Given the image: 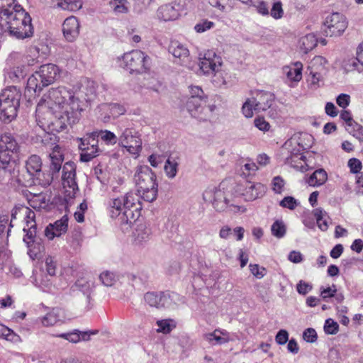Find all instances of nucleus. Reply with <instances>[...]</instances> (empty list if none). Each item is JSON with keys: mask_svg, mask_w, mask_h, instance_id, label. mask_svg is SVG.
Instances as JSON below:
<instances>
[{"mask_svg": "<svg viewBox=\"0 0 363 363\" xmlns=\"http://www.w3.org/2000/svg\"><path fill=\"white\" fill-rule=\"evenodd\" d=\"M203 199L217 212L243 213L246 210L236 202L232 187L226 182H222L218 186L208 187L203 193Z\"/></svg>", "mask_w": 363, "mask_h": 363, "instance_id": "3", "label": "nucleus"}, {"mask_svg": "<svg viewBox=\"0 0 363 363\" xmlns=\"http://www.w3.org/2000/svg\"><path fill=\"white\" fill-rule=\"evenodd\" d=\"M179 157L169 156L165 162L164 170L169 179H174L177 174Z\"/></svg>", "mask_w": 363, "mask_h": 363, "instance_id": "34", "label": "nucleus"}, {"mask_svg": "<svg viewBox=\"0 0 363 363\" xmlns=\"http://www.w3.org/2000/svg\"><path fill=\"white\" fill-rule=\"evenodd\" d=\"M336 292L337 289L335 285H333L332 286H328L327 288H320V296L324 300L328 298H332L335 296Z\"/></svg>", "mask_w": 363, "mask_h": 363, "instance_id": "61", "label": "nucleus"}, {"mask_svg": "<svg viewBox=\"0 0 363 363\" xmlns=\"http://www.w3.org/2000/svg\"><path fill=\"white\" fill-rule=\"evenodd\" d=\"M306 147L300 144L296 137H292L286 141L281 148L282 154L284 155L286 152L288 155L285 158L286 162L292 164L296 159H301L302 157L301 152Z\"/></svg>", "mask_w": 363, "mask_h": 363, "instance_id": "18", "label": "nucleus"}, {"mask_svg": "<svg viewBox=\"0 0 363 363\" xmlns=\"http://www.w3.org/2000/svg\"><path fill=\"white\" fill-rule=\"evenodd\" d=\"M254 125L257 128L263 132L269 131L271 128L270 124L263 117L256 118L254 120Z\"/></svg>", "mask_w": 363, "mask_h": 363, "instance_id": "59", "label": "nucleus"}, {"mask_svg": "<svg viewBox=\"0 0 363 363\" xmlns=\"http://www.w3.org/2000/svg\"><path fill=\"white\" fill-rule=\"evenodd\" d=\"M25 75L24 69L22 66H16L9 68L5 74L6 79L10 80L11 82H19Z\"/></svg>", "mask_w": 363, "mask_h": 363, "instance_id": "38", "label": "nucleus"}, {"mask_svg": "<svg viewBox=\"0 0 363 363\" xmlns=\"http://www.w3.org/2000/svg\"><path fill=\"white\" fill-rule=\"evenodd\" d=\"M255 111V105L253 99L251 98L247 99L242 106V113L246 118H252Z\"/></svg>", "mask_w": 363, "mask_h": 363, "instance_id": "50", "label": "nucleus"}, {"mask_svg": "<svg viewBox=\"0 0 363 363\" xmlns=\"http://www.w3.org/2000/svg\"><path fill=\"white\" fill-rule=\"evenodd\" d=\"M318 43V39L315 34L309 33L302 36L298 40V47L303 52L307 53L313 50Z\"/></svg>", "mask_w": 363, "mask_h": 363, "instance_id": "32", "label": "nucleus"}, {"mask_svg": "<svg viewBox=\"0 0 363 363\" xmlns=\"http://www.w3.org/2000/svg\"><path fill=\"white\" fill-rule=\"evenodd\" d=\"M108 4L116 15L125 14L129 11V2L128 0H111Z\"/></svg>", "mask_w": 363, "mask_h": 363, "instance_id": "37", "label": "nucleus"}, {"mask_svg": "<svg viewBox=\"0 0 363 363\" xmlns=\"http://www.w3.org/2000/svg\"><path fill=\"white\" fill-rule=\"evenodd\" d=\"M174 3L167 4L160 6L156 12L157 18L160 21H170L177 20L180 13Z\"/></svg>", "mask_w": 363, "mask_h": 363, "instance_id": "24", "label": "nucleus"}, {"mask_svg": "<svg viewBox=\"0 0 363 363\" xmlns=\"http://www.w3.org/2000/svg\"><path fill=\"white\" fill-rule=\"evenodd\" d=\"M75 175L74 164L73 162H66L62 168V181L63 188L69 196H73L78 189Z\"/></svg>", "mask_w": 363, "mask_h": 363, "instance_id": "15", "label": "nucleus"}, {"mask_svg": "<svg viewBox=\"0 0 363 363\" xmlns=\"http://www.w3.org/2000/svg\"><path fill=\"white\" fill-rule=\"evenodd\" d=\"M303 337L308 342H314L317 340V333L313 328H307L303 332Z\"/></svg>", "mask_w": 363, "mask_h": 363, "instance_id": "63", "label": "nucleus"}, {"mask_svg": "<svg viewBox=\"0 0 363 363\" xmlns=\"http://www.w3.org/2000/svg\"><path fill=\"white\" fill-rule=\"evenodd\" d=\"M45 86L47 85L44 84V81L38 71L28 79L26 89L28 91H33L35 93H39Z\"/></svg>", "mask_w": 363, "mask_h": 363, "instance_id": "30", "label": "nucleus"}, {"mask_svg": "<svg viewBox=\"0 0 363 363\" xmlns=\"http://www.w3.org/2000/svg\"><path fill=\"white\" fill-rule=\"evenodd\" d=\"M297 291L302 295H306L309 291H311L313 289V286L311 284L306 282L303 280H301L296 286Z\"/></svg>", "mask_w": 363, "mask_h": 363, "instance_id": "62", "label": "nucleus"}, {"mask_svg": "<svg viewBox=\"0 0 363 363\" xmlns=\"http://www.w3.org/2000/svg\"><path fill=\"white\" fill-rule=\"evenodd\" d=\"M204 338L212 345H220L233 340L230 334L222 329H216L213 332L206 334Z\"/></svg>", "mask_w": 363, "mask_h": 363, "instance_id": "25", "label": "nucleus"}, {"mask_svg": "<svg viewBox=\"0 0 363 363\" xmlns=\"http://www.w3.org/2000/svg\"><path fill=\"white\" fill-rule=\"evenodd\" d=\"M38 58L39 48L37 47H30L26 56V62L28 66H33L39 62Z\"/></svg>", "mask_w": 363, "mask_h": 363, "instance_id": "48", "label": "nucleus"}, {"mask_svg": "<svg viewBox=\"0 0 363 363\" xmlns=\"http://www.w3.org/2000/svg\"><path fill=\"white\" fill-rule=\"evenodd\" d=\"M279 205L282 208L294 210L299 205V202L293 196H285L281 201H280Z\"/></svg>", "mask_w": 363, "mask_h": 363, "instance_id": "56", "label": "nucleus"}, {"mask_svg": "<svg viewBox=\"0 0 363 363\" xmlns=\"http://www.w3.org/2000/svg\"><path fill=\"white\" fill-rule=\"evenodd\" d=\"M169 52L176 58L184 60L189 55V50L178 41H172L169 47Z\"/></svg>", "mask_w": 363, "mask_h": 363, "instance_id": "33", "label": "nucleus"}, {"mask_svg": "<svg viewBox=\"0 0 363 363\" xmlns=\"http://www.w3.org/2000/svg\"><path fill=\"white\" fill-rule=\"evenodd\" d=\"M150 229L143 225H140L134 232V240L138 244H142L150 239Z\"/></svg>", "mask_w": 363, "mask_h": 363, "instance_id": "41", "label": "nucleus"}, {"mask_svg": "<svg viewBox=\"0 0 363 363\" xmlns=\"http://www.w3.org/2000/svg\"><path fill=\"white\" fill-rule=\"evenodd\" d=\"M57 136L54 134L45 133L42 143L51 150L50 158L51 160L50 169L52 172H58L61 169L64 160L63 152L61 147L56 144Z\"/></svg>", "mask_w": 363, "mask_h": 363, "instance_id": "12", "label": "nucleus"}, {"mask_svg": "<svg viewBox=\"0 0 363 363\" xmlns=\"http://www.w3.org/2000/svg\"><path fill=\"white\" fill-rule=\"evenodd\" d=\"M237 191L244 196L245 200L253 201L264 194L266 187L260 183L245 181L238 186Z\"/></svg>", "mask_w": 363, "mask_h": 363, "instance_id": "16", "label": "nucleus"}, {"mask_svg": "<svg viewBox=\"0 0 363 363\" xmlns=\"http://www.w3.org/2000/svg\"><path fill=\"white\" fill-rule=\"evenodd\" d=\"M134 182L141 198L148 202L155 201L157 196V183L155 174L147 165L136 167Z\"/></svg>", "mask_w": 363, "mask_h": 363, "instance_id": "5", "label": "nucleus"}, {"mask_svg": "<svg viewBox=\"0 0 363 363\" xmlns=\"http://www.w3.org/2000/svg\"><path fill=\"white\" fill-rule=\"evenodd\" d=\"M348 167L350 169L352 173H358L362 169V162L356 158H352L348 161Z\"/></svg>", "mask_w": 363, "mask_h": 363, "instance_id": "64", "label": "nucleus"}, {"mask_svg": "<svg viewBox=\"0 0 363 363\" xmlns=\"http://www.w3.org/2000/svg\"><path fill=\"white\" fill-rule=\"evenodd\" d=\"M285 181L280 176L274 177L272 180V189L277 194H281L284 191Z\"/></svg>", "mask_w": 363, "mask_h": 363, "instance_id": "49", "label": "nucleus"}, {"mask_svg": "<svg viewBox=\"0 0 363 363\" xmlns=\"http://www.w3.org/2000/svg\"><path fill=\"white\" fill-rule=\"evenodd\" d=\"M119 60L121 62L120 66L130 73H143L150 67V57L139 50L125 53Z\"/></svg>", "mask_w": 363, "mask_h": 363, "instance_id": "10", "label": "nucleus"}, {"mask_svg": "<svg viewBox=\"0 0 363 363\" xmlns=\"http://www.w3.org/2000/svg\"><path fill=\"white\" fill-rule=\"evenodd\" d=\"M250 6L255 8L257 12L262 16H267L269 13V6L266 0H252Z\"/></svg>", "mask_w": 363, "mask_h": 363, "instance_id": "47", "label": "nucleus"}, {"mask_svg": "<svg viewBox=\"0 0 363 363\" xmlns=\"http://www.w3.org/2000/svg\"><path fill=\"white\" fill-rule=\"evenodd\" d=\"M213 7L217 8L222 12L232 10L235 5V0H216L211 4Z\"/></svg>", "mask_w": 363, "mask_h": 363, "instance_id": "45", "label": "nucleus"}, {"mask_svg": "<svg viewBox=\"0 0 363 363\" xmlns=\"http://www.w3.org/2000/svg\"><path fill=\"white\" fill-rule=\"evenodd\" d=\"M323 74L308 72V76L306 79L308 87L311 90H316L318 89L323 82Z\"/></svg>", "mask_w": 363, "mask_h": 363, "instance_id": "44", "label": "nucleus"}, {"mask_svg": "<svg viewBox=\"0 0 363 363\" xmlns=\"http://www.w3.org/2000/svg\"><path fill=\"white\" fill-rule=\"evenodd\" d=\"M313 215L316 219L318 228L323 231L327 230L328 228V217L327 213L321 208H315L313 211Z\"/></svg>", "mask_w": 363, "mask_h": 363, "instance_id": "42", "label": "nucleus"}, {"mask_svg": "<svg viewBox=\"0 0 363 363\" xmlns=\"http://www.w3.org/2000/svg\"><path fill=\"white\" fill-rule=\"evenodd\" d=\"M156 325L157 326L156 331L163 334H168L176 328V323L172 319L159 320L156 322Z\"/></svg>", "mask_w": 363, "mask_h": 363, "instance_id": "43", "label": "nucleus"}, {"mask_svg": "<svg viewBox=\"0 0 363 363\" xmlns=\"http://www.w3.org/2000/svg\"><path fill=\"white\" fill-rule=\"evenodd\" d=\"M57 2V6L63 10L76 11L82 7V0H53Z\"/></svg>", "mask_w": 363, "mask_h": 363, "instance_id": "39", "label": "nucleus"}, {"mask_svg": "<svg viewBox=\"0 0 363 363\" xmlns=\"http://www.w3.org/2000/svg\"><path fill=\"white\" fill-rule=\"evenodd\" d=\"M215 26V23L207 19H203L194 26V30L198 33H204Z\"/></svg>", "mask_w": 363, "mask_h": 363, "instance_id": "52", "label": "nucleus"}, {"mask_svg": "<svg viewBox=\"0 0 363 363\" xmlns=\"http://www.w3.org/2000/svg\"><path fill=\"white\" fill-rule=\"evenodd\" d=\"M222 65L221 57L213 51L208 50L203 55H199V70L205 75L216 76L218 74H221Z\"/></svg>", "mask_w": 363, "mask_h": 363, "instance_id": "11", "label": "nucleus"}, {"mask_svg": "<svg viewBox=\"0 0 363 363\" xmlns=\"http://www.w3.org/2000/svg\"><path fill=\"white\" fill-rule=\"evenodd\" d=\"M271 231L274 237L281 238L286 234V225L282 220H276L271 226Z\"/></svg>", "mask_w": 363, "mask_h": 363, "instance_id": "46", "label": "nucleus"}, {"mask_svg": "<svg viewBox=\"0 0 363 363\" xmlns=\"http://www.w3.org/2000/svg\"><path fill=\"white\" fill-rule=\"evenodd\" d=\"M249 269L251 274L257 279H262L267 274V269L257 264H250Z\"/></svg>", "mask_w": 363, "mask_h": 363, "instance_id": "57", "label": "nucleus"}, {"mask_svg": "<svg viewBox=\"0 0 363 363\" xmlns=\"http://www.w3.org/2000/svg\"><path fill=\"white\" fill-rule=\"evenodd\" d=\"M19 151V145L9 133L0 136V182L10 175V164L12 155Z\"/></svg>", "mask_w": 363, "mask_h": 363, "instance_id": "8", "label": "nucleus"}, {"mask_svg": "<svg viewBox=\"0 0 363 363\" xmlns=\"http://www.w3.org/2000/svg\"><path fill=\"white\" fill-rule=\"evenodd\" d=\"M68 228V217L63 216L60 220H56L53 224L48 225L45 230V237L51 240L55 237H60L65 233Z\"/></svg>", "mask_w": 363, "mask_h": 363, "instance_id": "21", "label": "nucleus"}, {"mask_svg": "<svg viewBox=\"0 0 363 363\" xmlns=\"http://www.w3.org/2000/svg\"><path fill=\"white\" fill-rule=\"evenodd\" d=\"M143 300L150 307L161 308L168 305L169 297L163 292H147L144 294Z\"/></svg>", "mask_w": 363, "mask_h": 363, "instance_id": "22", "label": "nucleus"}, {"mask_svg": "<svg viewBox=\"0 0 363 363\" xmlns=\"http://www.w3.org/2000/svg\"><path fill=\"white\" fill-rule=\"evenodd\" d=\"M21 93L14 86H8L0 93V118L10 123L17 116Z\"/></svg>", "mask_w": 363, "mask_h": 363, "instance_id": "7", "label": "nucleus"}, {"mask_svg": "<svg viewBox=\"0 0 363 363\" xmlns=\"http://www.w3.org/2000/svg\"><path fill=\"white\" fill-rule=\"evenodd\" d=\"M26 168L33 180L40 185L47 186L50 184L52 177L42 172V160L36 155H31L26 161Z\"/></svg>", "mask_w": 363, "mask_h": 363, "instance_id": "13", "label": "nucleus"}, {"mask_svg": "<svg viewBox=\"0 0 363 363\" xmlns=\"http://www.w3.org/2000/svg\"><path fill=\"white\" fill-rule=\"evenodd\" d=\"M0 26L16 39L31 38V18L16 0H0Z\"/></svg>", "mask_w": 363, "mask_h": 363, "instance_id": "2", "label": "nucleus"}, {"mask_svg": "<svg viewBox=\"0 0 363 363\" xmlns=\"http://www.w3.org/2000/svg\"><path fill=\"white\" fill-rule=\"evenodd\" d=\"M346 17L338 12L329 14L324 21V33L326 36H340L347 28Z\"/></svg>", "mask_w": 363, "mask_h": 363, "instance_id": "14", "label": "nucleus"}, {"mask_svg": "<svg viewBox=\"0 0 363 363\" xmlns=\"http://www.w3.org/2000/svg\"><path fill=\"white\" fill-rule=\"evenodd\" d=\"M346 130L353 137L363 142V127L361 125L355 123L351 127H346Z\"/></svg>", "mask_w": 363, "mask_h": 363, "instance_id": "53", "label": "nucleus"}, {"mask_svg": "<svg viewBox=\"0 0 363 363\" xmlns=\"http://www.w3.org/2000/svg\"><path fill=\"white\" fill-rule=\"evenodd\" d=\"M100 280L104 285L111 286L116 281V276L113 272L106 271L102 272L99 276Z\"/></svg>", "mask_w": 363, "mask_h": 363, "instance_id": "54", "label": "nucleus"}, {"mask_svg": "<svg viewBox=\"0 0 363 363\" xmlns=\"http://www.w3.org/2000/svg\"><path fill=\"white\" fill-rule=\"evenodd\" d=\"M100 118L104 122H108L123 115L126 110L122 105L118 104H104L99 106Z\"/></svg>", "mask_w": 363, "mask_h": 363, "instance_id": "20", "label": "nucleus"}, {"mask_svg": "<svg viewBox=\"0 0 363 363\" xmlns=\"http://www.w3.org/2000/svg\"><path fill=\"white\" fill-rule=\"evenodd\" d=\"M284 13L282 3L280 1H274L269 14H270L274 19L278 20L284 16Z\"/></svg>", "mask_w": 363, "mask_h": 363, "instance_id": "51", "label": "nucleus"}, {"mask_svg": "<svg viewBox=\"0 0 363 363\" xmlns=\"http://www.w3.org/2000/svg\"><path fill=\"white\" fill-rule=\"evenodd\" d=\"M303 65L296 62L291 65L283 67V73L290 82H298L302 79Z\"/></svg>", "mask_w": 363, "mask_h": 363, "instance_id": "28", "label": "nucleus"}, {"mask_svg": "<svg viewBox=\"0 0 363 363\" xmlns=\"http://www.w3.org/2000/svg\"><path fill=\"white\" fill-rule=\"evenodd\" d=\"M327 60L322 56H315L310 62L308 66V71L311 73L324 74L325 72V65Z\"/></svg>", "mask_w": 363, "mask_h": 363, "instance_id": "31", "label": "nucleus"}, {"mask_svg": "<svg viewBox=\"0 0 363 363\" xmlns=\"http://www.w3.org/2000/svg\"><path fill=\"white\" fill-rule=\"evenodd\" d=\"M327 179V172L323 169H319L308 178L307 183L311 186H319L325 184Z\"/></svg>", "mask_w": 363, "mask_h": 363, "instance_id": "35", "label": "nucleus"}, {"mask_svg": "<svg viewBox=\"0 0 363 363\" xmlns=\"http://www.w3.org/2000/svg\"><path fill=\"white\" fill-rule=\"evenodd\" d=\"M30 203L33 208H44L47 205L45 196L43 194L34 195L33 198L30 199Z\"/></svg>", "mask_w": 363, "mask_h": 363, "instance_id": "55", "label": "nucleus"}, {"mask_svg": "<svg viewBox=\"0 0 363 363\" xmlns=\"http://www.w3.org/2000/svg\"><path fill=\"white\" fill-rule=\"evenodd\" d=\"M91 334L94 335L96 334V332H80L77 330H74L70 333L59 334L57 335V337L67 340L72 343H77L81 340H89Z\"/></svg>", "mask_w": 363, "mask_h": 363, "instance_id": "29", "label": "nucleus"}, {"mask_svg": "<svg viewBox=\"0 0 363 363\" xmlns=\"http://www.w3.org/2000/svg\"><path fill=\"white\" fill-rule=\"evenodd\" d=\"M98 141L94 138L91 139V144L87 147L84 152L80 154V160L82 162H89L99 154V148L97 146Z\"/></svg>", "mask_w": 363, "mask_h": 363, "instance_id": "36", "label": "nucleus"}, {"mask_svg": "<svg viewBox=\"0 0 363 363\" xmlns=\"http://www.w3.org/2000/svg\"><path fill=\"white\" fill-rule=\"evenodd\" d=\"M91 136L93 138L100 137L108 145H115L118 142V138L116 135L108 130L94 131L91 133Z\"/></svg>", "mask_w": 363, "mask_h": 363, "instance_id": "40", "label": "nucleus"}, {"mask_svg": "<svg viewBox=\"0 0 363 363\" xmlns=\"http://www.w3.org/2000/svg\"><path fill=\"white\" fill-rule=\"evenodd\" d=\"M62 34L65 39L69 43L75 41L79 35L81 25L75 16L67 17L63 22Z\"/></svg>", "mask_w": 363, "mask_h": 363, "instance_id": "19", "label": "nucleus"}, {"mask_svg": "<svg viewBox=\"0 0 363 363\" xmlns=\"http://www.w3.org/2000/svg\"><path fill=\"white\" fill-rule=\"evenodd\" d=\"M252 99L255 105V111H264L271 107L274 96L267 91H256L254 92Z\"/></svg>", "mask_w": 363, "mask_h": 363, "instance_id": "23", "label": "nucleus"}, {"mask_svg": "<svg viewBox=\"0 0 363 363\" xmlns=\"http://www.w3.org/2000/svg\"><path fill=\"white\" fill-rule=\"evenodd\" d=\"M66 319L65 311L59 308H53L41 318L44 326H52L58 323H64Z\"/></svg>", "mask_w": 363, "mask_h": 363, "instance_id": "27", "label": "nucleus"}, {"mask_svg": "<svg viewBox=\"0 0 363 363\" xmlns=\"http://www.w3.org/2000/svg\"><path fill=\"white\" fill-rule=\"evenodd\" d=\"M139 202L138 196L133 192H128L124 196L113 198L108 202V209L111 218L121 217L123 223H131L132 208Z\"/></svg>", "mask_w": 363, "mask_h": 363, "instance_id": "6", "label": "nucleus"}, {"mask_svg": "<svg viewBox=\"0 0 363 363\" xmlns=\"http://www.w3.org/2000/svg\"><path fill=\"white\" fill-rule=\"evenodd\" d=\"M190 96L186 107L190 114L200 121L211 119L216 108L214 104H207V96L199 86H189Z\"/></svg>", "mask_w": 363, "mask_h": 363, "instance_id": "4", "label": "nucleus"}, {"mask_svg": "<svg viewBox=\"0 0 363 363\" xmlns=\"http://www.w3.org/2000/svg\"><path fill=\"white\" fill-rule=\"evenodd\" d=\"M20 211L25 216V221L26 223V226L23 228V231L26 233L23 241L29 247L30 244L33 242L36 234L35 214L34 211L28 207H22Z\"/></svg>", "mask_w": 363, "mask_h": 363, "instance_id": "17", "label": "nucleus"}, {"mask_svg": "<svg viewBox=\"0 0 363 363\" xmlns=\"http://www.w3.org/2000/svg\"><path fill=\"white\" fill-rule=\"evenodd\" d=\"M37 71L47 86L52 84L60 74L59 67L51 63L41 65Z\"/></svg>", "mask_w": 363, "mask_h": 363, "instance_id": "26", "label": "nucleus"}, {"mask_svg": "<svg viewBox=\"0 0 363 363\" xmlns=\"http://www.w3.org/2000/svg\"><path fill=\"white\" fill-rule=\"evenodd\" d=\"M339 325L337 322L331 318L325 320L324 330L325 333L329 335H335L338 332Z\"/></svg>", "mask_w": 363, "mask_h": 363, "instance_id": "58", "label": "nucleus"}, {"mask_svg": "<svg viewBox=\"0 0 363 363\" xmlns=\"http://www.w3.org/2000/svg\"><path fill=\"white\" fill-rule=\"evenodd\" d=\"M241 168L242 173L245 175H250L253 174L258 169L257 164L252 161L246 162L242 164Z\"/></svg>", "mask_w": 363, "mask_h": 363, "instance_id": "60", "label": "nucleus"}, {"mask_svg": "<svg viewBox=\"0 0 363 363\" xmlns=\"http://www.w3.org/2000/svg\"><path fill=\"white\" fill-rule=\"evenodd\" d=\"M117 129L119 146L135 157L139 156L143 145L140 134L133 128L125 127L122 122H119Z\"/></svg>", "mask_w": 363, "mask_h": 363, "instance_id": "9", "label": "nucleus"}, {"mask_svg": "<svg viewBox=\"0 0 363 363\" xmlns=\"http://www.w3.org/2000/svg\"><path fill=\"white\" fill-rule=\"evenodd\" d=\"M79 93L65 86L50 89L40 100L36 108V121L45 130L53 123L52 117L59 121L61 128L77 123L83 111Z\"/></svg>", "mask_w": 363, "mask_h": 363, "instance_id": "1", "label": "nucleus"}]
</instances>
